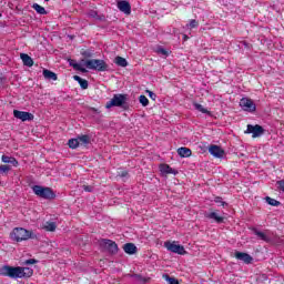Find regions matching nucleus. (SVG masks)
Instances as JSON below:
<instances>
[{
  "mask_svg": "<svg viewBox=\"0 0 284 284\" xmlns=\"http://www.w3.org/2000/svg\"><path fill=\"white\" fill-rule=\"evenodd\" d=\"M193 105L195 110H197V112H202V114H212L207 109L203 106V104L194 103Z\"/></svg>",
  "mask_w": 284,
  "mask_h": 284,
  "instance_id": "a878e982",
  "label": "nucleus"
},
{
  "mask_svg": "<svg viewBox=\"0 0 284 284\" xmlns=\"http://www.w3.org/2000/svg\"><path fill=\"white\" fill-rule=\"evenodd\" d=\"M118 9L120 12H123V14H132V6H130V2L126 0L118 1Z\"/></svg>",
  "mask_w": 284,
  "mask_h": 284,
  "instance_id": "f8f14e48",
  "label": "nucleus"
},
{
  "mask_svg": "<svg viewBox=\"0 0 284 284\" xmlns=\"http://www.w3.org/2000/svg\"><path fill=\"white\" fill-rule=\"evenodd\" d=\"M214 202H215V203H219L220 205H222V207H225V205H227V202L223 201V197L216 196V197L214 199Z\"/></svg>",
  "mask_w": 284,
  "mask_h": 284,
  "instance_id": "473e14b6",
  "label": "nucleus"
},
{
  "mask_svg": "<svg viewBox=\"0 0 284 284\" xmlns=\"http://www.w3.org/2000/svg\"><path fill=\"white\" fill-rule=\"evenodd\" d=\"M42 230H45L47 232H54L57 230V223L55 222H44L42 225Z\"/></svg>",
  "mask_w": 284,
  "mask_h": 284,
  "instance_id": "5701e85b",
  "label": "nucleus"
},
{
  "mask_svg": "<svg viewBox=\"0 0 284 284\" xmlns=\"http://www.w3.org/2000/svg\"><path fill=\"white\" fill-rule=\"evenodd\" d=\"M205 216H206V219H211V220L215 221V223H223V221H224V217L219 215V213H216V212L207 213Z\"/></svg>",
  "mask_w": 284,
  "mask_h": 284,
  "instance_id": "aec40b11",
  "label": "nucleus"
},
{
  "mask_svg": "<svg viewBox=\"0 0 284 284\" xmlns=\"http://www.w3.org/2000/svg\"><path fill=\"white\" fill-rule=\"evenodd\" d=\"M235 258H237V261H243V263H246V265H250V263H252V261H254L252 255H250L247 253H243V252H236Z\"/></svg>",
  "mask_w": 284,
  "mask_h": 284,
  "instance_id": "4468645a",
  "label": "nucleus"
},
{
  "mask_svg": "<svg viewBox=\"0 0 284 284\" xmlns=\"http://www.w3.org/2000/svg\"><path fill=\"white\" fill-rule=\"evenodd\" d=\"M178 154L182 159H187V158L192 156V150H190L189 148L182 146V148L178 149Z\"/></svg>",
  "mask_w": 284,
  "mask_h": 284,
  "instance_id": "dca6fc26",
  "label": "nucleus"
},
{
  "mask_svg": "<svg viewBox=\"0 0 284 284\" xmlns=\"http://www.w3.org/2000/svg\"><path fill=\"white\" fill-rule=\"evenodd\" d=\"M83 190L84 192H92V186L84 185Z\"/></svg>",
  "mask_w": 284,
  "mask_h": 284,
  "instance_id": "ea45409f",
  "label": "nucleus"
},
{
  "mask_svg": "<svg viewBox=\"0 0 284 284\" xmlns=\"http://www.w3.org/2000/svg\"><path fill=\"white\" fill-rule=\"evenodd\" d=\"M265 201L268 205H272L273 207H278V205H281V202H278L277 200H274L270 196H266Z\"/></svg>",
  "mask_w": 284,
  "mask_h": 284,
  "instance_id": "cd10ccee",
  "label": "nucleus"
},
{
  "mask_svg": "<svg viewBox=\"0 0 284 284\" xmlns=\"http://www.w3.org/2000/svg\"><path fill=\"white\" fill-rule=\"evenodd\" d=\"M89 17H91L92 19H97V17H98L97 11H90Z\"/></svg>",
  "mask_w": 284,
  "mask_h": 284,
  "instance_id": "58836bf2",
  "label": "nucleus"
},
{
  "mask_svg": "<svg viewBox=\"0 0 284 284\" xmlns=\"http://www.w3.org/2000/svg\"><path fill=\"white\" fill-rule=\"evenodd\" d=\"M164 247L168 250V252H172L173 254H180L183 256L185 254V247L181 244H176V242H164Z\"/></svg>",
  "mask_w": 284,
  "mask_h": 284,
  "instance_id": "423d86ee",
  "label": "nucleus"
},
{
  "mask_svg": "<svg viewBox=\"0 0 284 284\" xmlns=\"http://www.w3.org/2000/svg\"><path fill=\"white\" fill-rule=\"evenodd\" d=\"M34 263H37V260L30 258L24 262V265H34Z\"/></svg>",
  "mask_w": 284,
  "mask_h": 284,
  "instance_id": "4c0bfd02",
  "label": "nucleus"
},
{
  "mask_svg": "<svg viewBox=\"0 0 284 284\" xmlns=\"http://www.w3.org/2000/svg\"><path fill=\"white\" fill-rule=\"evenodd\" d=\"M74 81H78L79 85L81 87L82 90H88V80L82 79L79 75H73Z\"/></svg>",
  "mask_w": 284,
  "mask_h": 284,
  "instance_id": "4be33fe9",
  "label": "nucleus"
},
{
  "mask_svg": "<svg viewBox=\"0 0 284 284\" xmlns=\"http://www.w3.org/2000/svg\"><path fill=\"white\" fill-rule=\"evenodd\" d=\"M20 58L23 62V65H27V68H32V65H34V60H32V58L28 55V53H21Z\"/></svg>",
  "mask_w": 284,
  "mask_h": 284,
  "instance_id": "2eb2a0df",
  "label": "nucleus"
},
{
  "mask_svg": "<svg viewBox=\"0 0 284 284\" xmlns=\"http://www.w3.org/2000/svg\"><path fill=\"white\" fill-rule=\"evenodd\" d=\"M123 250L125 252V254H136V245H134V243H126L123 245Z\"/></svg>",
  "mask_w": 284,
  "mask_h": 284,
  "instance_id": "6ab92c4d",
  "label": "nucleus"
},
{
  "mask_svg": "<svg viewBox=\"0 0 284 284\" xmlns=\"http://www.w3.org/2000/svg\"><path fill=\"white\" fill-rule=\"evenodd\" d=\"M156 52H158V54H161L162 57H169L170 55V51L165 50L162 47H158Z\"/></svg>",
  "mask_w": 284,
  "mask_h": 284,
  "instance_id": "7c9ffc66",
  "label": "nucleus"
},
{
  "mask_svg": "<svg viewBox=\"0 0 284 284\" xmlns=\"http://www.w3.org/2000/svg\"><path fill=\"white\" fill-rule=\"evenodd\" d=\"M1 161H2V163H10L11 165H13V168H18L19 166V161H17L12 156L2 155L1 156Z\"/></svg>",
  "mask_w": 284,
  "mask_h": 284,
  "instance_id": "a211bd4d",
  "label": "nucleus"
},
{
  "mask_svg": "<svg viewBox=\"0 0 284 284\" xmlns=\"http://www.w3.org/2000/svg\"><path fill=\"white\" fill-rule=\"evenodd\" d=\"M253 233L260 241H264L265 243H270L272 241V236L270 235L268 231H258V229H253Z\"/></svg>",
  "mask_w": 284,
  "mask_h": 284,
  "instance_id": "ddd939ff",
  "label": "nucleus"
},
{
  "mask_svg": "<svg viewBox=\"0 0 284 284\" xmlns=\"http://www.w3.org/2000/svg\"><path fill=\"white\" fill-rule=\"evenodd\" d=\"M240 106L245 112H256V104L250 98H242L240 101Z\"/></svg>",
  "mask_w": 284,
  "mask_h": 284,
  "instance_id": "6e6552de",
  "label": "nucleus"
},
{
  "mask_svg": "<svg viewBox=\"0 0 284 284\" xmlns=\"http://www.w3.org/2000/svg\"><path fill=\"white\" fill-rule=\"evenodd\" d=\"M13 116H14V119H19L22 122L34 121V114H32L30 112H26V111L14 110Z\"/></svg>",
  "mask_w": 284,
  "mask_h": 284,
  "instance_id": "9d476101",
  "label": "nucleus"
},
{
  "mask_svg": "<svg viewBox=\"0 0 284 284\" xmlns=\"http://www.w3.org/2000/svg\"><path fill=\"white\" fill-rule=\"evenodd\" d=\"M209 152L215 159H223V156H225V151L216 144L209 146Z\"/></svg>",
  "mask_w": 284,
  "mask_h": 284,
  "instance_id": "9b49d317",
  "label": "nucleus"
},
{
  "mask_svg": "<svg viewBox=\"0 0 284 284\" xmlns=\"http://www.w3.org/2000/svg\"><path fill=\"white\" fill-rule=\"evenodd\" d=\"M146 92L149 93L150 99H152V101H156V95L154 94V92L146 90Z\"/></svg>",
  "mask_w": 284,
  "mask_h": 284,
  "instance_id": "e433bc0d",
  "label": "nucleus"
},
{
  "mask_svg": "<svg viewBox=\"0 0 284 284\" xmlns=\"http://www.w3.org/2000/svg\"><path fill=\"white\" fill-rule=\"evenodd\" d=\"M264 133H265V129H263V126L258 124L256 125L248 124L245 131V134H252L253 139H258V136H263Z\"/></svg>",
  "mask_w": 284,
  "mask_h": 284,
  "instance_id": "0eeeda50",
  "label": "nucleus"
},
{
  "mask_svg": "<svg viewBox=\"0 0 284 284\" xmlns=\"http://www.w3.org/2000/svg\"><path fill=\"white\" fill-rule=\"evenodd\" d=\"M34 271L30 267L3 265L0 267V276H8L9 278H30Z\"/></svg>",
  "mask_w": 284,
  "mask_h": 284,
  "instance_id": "f257e3e1",
  "label": "nucleus"
},
{
  "mask_svg": "<svg viewBox=\"0 0 284 284\" xmlns=\"http://www.w3.org/2000/svg\"><path fill=\"white\" fill-rule=\"evenodd\" d=\"M121 176H128V172H123Z\"/></svg>",
  "mask_w": 284,
  "mask_h": 284,
  "instance_id": "a19ab883",
  "label": "nucleus"
},
{
  "mask_svg": "<svg viewBox=\"0 0 284 284\" xmlns=\"http://www.w3.org/2000/svg\"><path fill=\"white\" fill-rule=\"evenodd\" d=\"M32 191L36 194V196H39L40 199H54L57 195L54 194V191L50 187L41 186V185H33Z\"/></svg>",
  "mask_w": 284,
  "mask_h": 284,
  "instance_id": "7ed1b4c3",
  "label": "nucleus"
},
{
  "mask_svg": "<svg viewBox=\"0 0 284 284\" xmlns=\"http://www.w3.org/2000/svg\"><path fill=\"white\" fill-rule=\"evenodd\" d=\"M68 145L71 148V150H77V148L80 145L78 138L69 140Z\"/></svg>",
  "mask_w": 284,
  "mask_h": 284,
  "instance_id": "c85d7f7f",
  "label": "nucleus"
},
{
  "mask_svg": "<svg viewBox=\"0 0 284 284\" xmlns=\"http://www.w3.org/2000/svg\"><path fill=\"white\" fill-rule=\"evenodd\" d=\"M84 65L88 70H97L98 72H106L108 70V63L99 59L87 60Z\"/></svg>",
  "mask_w": 284,
  "mask_h": 284,
  "instance_id": "20e7f679",
  "label": "nucleus"
},
{
  "mask_svg": "<svg viewBox=\"0 0 284 284\" xmlns=\"http://www.w3.org/2000/svg\"><path fill=\"white\" fill-rule=\"evenodd\" d=\"M0 18H1V13H0Z\"/></svg>",
  "mask_w": 284,
  "mask_h": 284,
  "instance_id": "37998d69",
  "label": "nucleus"
},
{
  "mask_svg": "<svg viewBox=\"0 0 284 284\" xmlns=\"http://www.w3.org/2000/svg\"><path fill=\"white\" fill-rule=\"evenodd\" d=\"M10 165L7 164H2L0 165V174H8V172L10 171Z\"/></svg>",
  "mask_w": 284,
  "mask_h": 284,
  "instance_id": "2f4dec72",
  "label": "nucleus"
},
{
  "mask_svg": "<svg viewBox=\"0 0 284 284\" xmlns=\"http://www.w3.org/2000/svg\"><path fill=\"white\" fill-rule=\"evenodd\" d=\"M160 172L162 174H179L174 169H172L169 164H161Z\"/></svg>",
  "mask_w": 284,
  "mask_h": 284,
  "instance_id": "f3484780",
  "label": "nucleus"
},
{
  "mask_svg": "<svg viewBox=\"0 0 284 284\" xmlns=\"http://www.w3.org/2000/svg\"><path fill=\"white\" fill-rule=\"evenodd\" d=\"M73 68H74V70H79L80 72H88V70H85V68H83L79 63L73 64Z\"/></svg>",
  "mask_w": 284,
  "mask_h": 284,
  "instance_id": "f704fd0d",
  "label": "nucleus"
},
{
  "mask_svg": "<svg viewBox=\"0 0 284 284\" xmlns=\"http://www.w3.org/2000/svg\"><path fill=\"white\" fill-rule=\"evenodd\" d=\"M12 241H17V243H21V241H28L32 233L23 227H16L10 234Z\"/></svg>",
  "mask_w": 284,
  "mask_h": 284,
  "instance_id": "39448f33",
  "label": "nucleus"
},
{
  "mask_svg": "<svg viewBox=\"0 0 284 284\" xmlns=\"http://www.w3.org/2000/svg\"><path fill=\"white\" fill-rule=\"evenodd\" d=\"M43 77L48 81H57V73H54V72H52V71H50L48 69L43 70Z\"/></svg>",
  "mask_w": 284,
  "mask_h": 284,
  "instance_id": "412c9836",
  "label": "nucleus"
},
{
  "mask_svg": "<svg viewBox=\"0 0 284 284\" xmlns=\"http://www.w3.org/2000/svg\"><path fill=\"white\" fill-rule=\"evenodd\" d=\"M114 63L118 64L120 68H128V60L123 57H116Z\"/></svg>",
  "mask_w": 284,
  "mask_h": 284,
  "instance_id": "b1692460",
  "label": "nucleus"
},
{
  "mask_svg": "<svg viewBox=\"0 0 284 284\" xmlns=\"http://www.w3.org/2000/svg\"><path fill=\"white\" fill-rule=\"evenodd\" d=\"M78 143L79 145H88V143H90V136L89 135L78 136Z\"/></svg>",
  "mask_w": 284,
  "mask_h": 284,
  "instance_id": "bb28decb",
  "label": "nucleus"
},
{
  "mask_svg": "<svg viewBox=\"0 0 284 284\" xmlns=\"http://www.w3.org/2000/svg\"><path fill=\"white\" fill-rule=\"evenodd\" d=\"M44 1H50V0H44Z\"/></svg>",
  "mask_w": 284,
  "mask_h": 284,
  "instance_id": "79ce46f5",
  "label": "nucleus"
},
{
  "mask_svg": "<svg viewBox=\"0 0 284 284\" xmlns=\"http://www.w3.org/2000/svg\"><path fill=\"white\" fill-rule=\"evenodd\" d=\"M125 103H128L126 94H114L113 98L106 102L105 108L110 110V108H125Z\"/></svg>",
  "mask_w": 284,
  "mask_h": 284,
  "instance_id": "f03ea898",
  "label": "nucleus"
},
{
  "mask_svg": "<svg viewBox=\"0 0 284 284\" xmlns=\"http://www.w3.org/2000/svg\"><path fill=\"white\" fill-rule=\"evenodd\" d=\"M166 281L169 284H179V281L174 277H170L169 275H166Z\"/></svg>",
  "mask_w": 284,
  "mask_h": 284,
  "instance_id": "c9c22d12",
  "label": "nucleus"
},
{
  "mask_svg": "<svg viewBox=\"0 0 284 284\" xmlns=\"http://www.w3.org/2000/svg\"><path fill=\"white\" fill-rule=\"evenodd\" d=\"M33 10H36V12L38 14H48V11L45 10V8H43L42 6H40L39 3H33L32 4Z\"/></svg>",
  "mask_w": 284,
  "mask_h": 284,
  "instance_id": "393cba45",
  "label": "nucleus"
},
{
  "mask_svg": "<svg viewBox=\"0 0 284 284\" xmlns=\"http://www.w3.org/2000/svg\"><path fill=\"white\" fill-rule=\"evenodd\" d=\"M100 245L111 254H116L119 252V245H116V242L112 240H101Z\"/></svg>",
  "mask_w": 284,
  "mask_h": 284,
  "instance_id": "1a4fd4ad",
  "label": "nucleus"
},
{
  "mask_svg": "<svg viewBox=\"0 0 284 284\" xmlns=\"http://www.w3.org/2000/svg\"><path fill=\"white\" fill-rule=\"evenodd\" d=\"M187 28H199V22L196 20H191L190 23L187 24Z\"/></svg>",
  "mask_w": 284,
  "mask_h": 284,
  "instance_id": "72a5a7b5",
  "label": "nucleus"
},
{
  "mask_svg": "<svg viewBox=\"0 0 284 284\" xmlns=\"http://www.w3.org/2000/svg\"><path fill=\"white\" fill-rule=\"evenodd\" d=\"M139 102L141 105H143V108H148V105H150V100H148V97L145 95H140Z\"/></svg>",
  "mask_w": 284,
  "mask_h": 284,
  "instance_id": "c756f323",
  "label": "nucleus"
}]
</instances>
